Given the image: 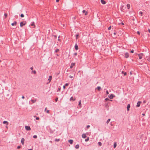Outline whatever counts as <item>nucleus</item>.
<instances>
[{
    "label": "nucleus",
    "instance_id": "f257e3e1",
    "mask_svg": "<svg viewBox=\"0 0 150 150\" xmlns=\"http://www.w3.org/2000/svg\"><path fill=\"white\" fill-rule=\"evenodd\" d=\"M26 23V22L25 21H22L20 23V26L21 27H22L23 26L25 25Z\"/></svg>",
    "mask_w": 150,
    "mask_h": 150
},
{
    "label": "nucleus",
    "instance_id": "f03ea898",
    "mask_svg": "<svg viewBox=\"0 0 150 150\" xmlns=\"http://www.w3.org/2000/svg\"><path fill=\"white\" fill-rule=\"evenodd\" d=\"M138 56L139 57V59H141L142 58V57L143 55V53H141L140 54H137Z\"/></svg>",
    "mask_w": 150,
    "mask_h": 150
},
{
    "label": "nucleus",
    "instance_id": "7ed1b4c3",
    "mask_svg": "<svg viewBox=\"0 0 150 150\" xmlns=\"http://www.w3.org/2000/svg\"><path fill=\"white\" fill-rule=\"evenodd\" d=\"M115 97V96L112 94L109 95L108 96V97L110 99H112Z\"/></svg>",
    "mask_w": 150,
    "mask_h": 150
},
{
    "label": "nucleus",
    "instance_id": "20e7f679",
    "mask_svg": "<svg viewBox=\"0 0 150 150\" xmlns=\"http://www.w3.org/2000/svg\"><path fill=\"white\" fill-rule=\"evenodd\" d=\"M52 76H49V79H48V81L49 82L47 83V84H48L51 81L52 79Z\"/></svg>",
    "mask_w": 150,
    "mask_h": 150
},
{
    "label": "nucleus",
    "instance_id": "39448f33",
    "mask_svg": "<svg viewBox=\"0 0 150 150\" xmlns=\"http://www.w3.org/2000/svg\"><path fill=\"white\" fill-rule=\"evenodd\" d=\"M25 129L27 130L28 131H29L31 130V128L29 126H25Z\"/></svg>",
    "mask_w": 150,
    "mask_h": 150
},
{
    "label": "nucleus",
    "instance_id": "423d86ee",
    "mask_svg": "<svg viewBox=\"0 0 150 150\" xmlns=\"http://www.w3.org/2000/svg\"><path fill=\"white\" fill-rule=\"evenodd\" d=\"M142 103V102L140 101H139L137 103V105H136L137 107H139L140 106V104Z\"/></svg>",
    "mask_w": 150,
    "mask_h": 150
},
{
    "label": "nucleus",
    "instance_id": "0eeeda50",
    "mask_svg": "<svg viewBox=\"0 0 150 150\" xmlns=\"http://www.w3.org/2000/svg\"><path fill=\"white\" fill-rule=\"evenodd\" d=\"M129 57V54L127 52H126L125 54V57L126 58H128Z\"/></svg>",
    "mask_w": 150,
    "mask_h": 150
},
{
    "label": "nucleus",
    "instance_id": "6e6552de",
    "mask_svg": "<svg viewBox=\"0 0 150 150\" xmlns=\"http://www.w3.org/2000/svg\"><path fill=\"white\" fill-rule=\"evenodd\" d=\"M75 63H73V62L71 63V65L70 66V68L72 69L73 67V66H74L75 65Z\"/></svg>",
    "mask_w": 150,
    "mask_h": 150
},
{
    "label": "nucleus",
    "instance_id": "1a4fd4ad",
    "mask_svg": "<svg viewBox=\"0 0 150 150\" xmlns=\"http://www.w3.org/2000/svg\"><path fill=\"white\" fill-rule=\"evenodd\" d=\"M74 48H75V49L76 50H77L78 49L79 47H78V45L77 43H76L75 44V45L74 46Z\"/></svg>",
    "mask_w": 150,
    "mask_h": 150
},
{
    "label": "nucleus",
    "instance_id": "9d476101",
    "mask_svg": "<svg viewBox=\"0 0 150 150\" xmlns=\"http://www.w3.org/2000/svg\"><path fill=\"white\" fill-rule=\"evenodd\" d=\"M130 104H128V105H127V110L128 111H129V108H130Z\"/></svg>",
    "mask_w": 150,
    "mask_h": 150
},
{
    "label": "nucleus",
    "instance_id": "9b49d317",
    "mask_svg": "<svg viewBox=\"0 0 150 150\" xmlns=\"http://www.w3.org/2000/svg\"><path fill=\"white\" fill-rule=\"evenodd\" d=\"M25 141V139L24 138H22L21 140V142L22 144L23 145L24 144V142Z\"/></svg>",
    "mask_w": 150,
    "mask_h": 150
},
{
    "label": "nucleus",
    "instance_id": "f8f14e48",
    "mask_svg": "<svg viewBox=\"0 0 150 150\" xmlns=\"http://www.w3.org/2000/svg\"><path fill=\"white\" fill-rule=\"evenodd\" d=\"M100 2L103 4H106V2L104 0H101Z\"/></svg>",
    "mask_w": 150,
    "mask_h": 150
},
{
    "label": "nucleus",
    "instance_id": "ddd939ff",
    "mask_svg": "<svg viewBox=\"0 0 150 150\" xmlns=\"http://www.w3.org/2000/svg\"><path fill=\"white\" fill-rule=\"evenodd\" d=\"M69 85V83H66L63 86V88L64 89L65 88V87L68 86Z\"/></svg>",
    "mask_w": 150,
    "mask_h": 150
},
{
    "label": "nucleus",
    "instance_id": "4468645a",
    "mask_svg": "<svg viewBox=\"0 0 150 150\" xmlns=\"http://www.w3.org/2000/svg\"><path fill=\"white\" fill-rule=\"evenodd\" d=\"M68 142L71 144H72L73 142V140L72 139H70L68 140Z\"/></svg>",
    "mask_w": 150,
    "mask_h": 150
},
{
    "label": "nucleus",
    "instance_id": "2eb2a0df",
    "mask_svg": "<svg viewBox=\"0 0 150 150\" xmlns=\"http://www.w3.org/2000/svg\"><path fill=\"white\" fill-rule=\"evenodd\" d=\"M3 124H6V125H8V122L7 121H4L3 122Z\"/></svg>",
    "mask_w": 150,
    "mask_h": 150
},
{
    "label": "nucleus",
    "instance_id": "dca6fc26",
    "mask_svg": "<svg viewBox=\"0 0 150 150\" xmlns=\"http://www.w3.org/2000/svg\"><path fill=\"white\" fill-rule=\"evenodd\" d=\"M17 22L16 21H14V22L13 23H12L11 25L12 26H14V25H16L17 24Z\"/></svg>",
    "mask_w": 150,
    "mask_h": 150
},
{
    "label": "nucleus",
    "instance_id": "f3484780",
    "mask_svg": "<svg viewBox=\"0 0 150 150\" xmlns=\"http://www.w3.org/2000/svg\"><path fill=\"white\" fill-rule=\"evenodd\" d=\"M82 137L83 138H85L86 137V135L85 134H83Z\"/></svg>",
    "mask_w": 150,
    "mask_h": 150
},
{
    "label": "nucleus",
    "instance_id": "a211bd4d",
    "mask_svg": "<svg viewBox=\"0 0 150 150\" xmlns=\"http://www.w3.org/2000/svg\"><path fill=\"white\" fill-rule=\"evenodd\" d=\"M82 12L83 13H85V15H86L88 14L87 12H86V11L85 10H83L82 11Z\"/></svg>",
    "mask_w": 150,
    "mask_h": 150
},
{
    "label": "nucleus",
    "instance_id": "6ab92c4d",
    "mask_svg": "<svg viewBox=\"0 0 150 150\" xmlns=\"http://www.w3.org/2000/svg\"><path fill=\"white\" fill-rule=\"evenodd\" d=\"M37 101V100L35 99V100H33V99H31V101L33 103H34L35 102H36Z\"/></svg>",
    "mask_w": 150,
    "mask_h": 150
},
{
    "label": "nucleus",
    "instance_id": "aec40b11",
    "mask_svg": "<svg viewBox=\"0 0 150 150\" xmlns=\"http://www.w3.org/2000/svg\"><path fill=\"white\" fill-rule=\"evenodd\" d=\"M78 105L79 107H81V100L79 101V103Z\"/></svg>",
    "mask_w": 150,
    "mask_h": 150
},
{
    "label": "nucleus",
    "instance_id": "412c9836",
    "mask_svg": "<svg viewBox=\"0 0 150 150\" xmlns=\"http://www.w3.org/2000/svg\"><path fill=\"white\" fill-rule=\"evenodd\" d=\"M96 88L98 89V91H100L101 89V87L100 86H98Z\"/></svg>",
    "mask_w": 150,
    "mask_h": 150
},
{
    "label": "nucleus",
    "instance_id": "4be33fe9",
    "mask_svg": "<svg viewBox=\"0 0 150 150\" xmlns=\"http://www.w3.org/2000/svg\"><path fill=\"white\" fill-rule=\"evenodd\" d=\"M75 148L76 149H78L79 148V145L78 144L76 145Z\"/></svg>",
    "mask_w": 150,
    "mask_h": 150
},
{
    "label": "nucleus",
    "instance_id": "5701e85b",
    "mask_svg": "<svg viewBox=\"0 0 150 150\" xmlns=\"http://www.w3.org/2000/svg\"><path fill=\"white\" fill-rule=\"evenodd\" d=\"M79 36V33H78L76 35V39H77L78 38Z\"/></svg>",
    "mask_w": 150,
    "mask_h": 150
},
{
    "label": "nucleus",
    "instance_id": "b1692460",
    "mask_svg": "<svg viewBox=\"0 0 150 150\" xmlns=\"http://www.w3.org/2000/svg\"><path fill=\"white\" fill-rule=\"evenodd\" d=\"M127 8L129 9L130 8V5L129 4H127Z\"/></svg>",
    "mask_w": 150,
    "mask_h": 150
},
{
    "label": "nucleus",
    "instance_id": "393cba45",
    "mask_svg": "<svg viewBox=\"0 0 150 150\" xmlns=\"http://www.w3.org/2000/svg\"><path fill=\"white\" fill-rule=\"evenodd\" d=\"M59 50L58 49H57L56 50H55V51H54V53L57 52H59Z\"/></svg>",
    "mask_w": 150,
    "mask_h": 150
},
{
    "label": "nucleus",
    "instance_id": "a878e982",
    "mask_svg": "<svg viewBox=\"0 0 150 150\" xmlns=\"http://www.w3.org/2000/svg\"><path fill=\"white\" fill-rule=\"evenodd\" d=\"M32 73H33L34 74H36V72L35 70H32Z\"/></svg>",
    "mask_w": 150,
    "mask_h": 150
},
{
    "label": "nucleus",
    "instance_id": "bb28decb",
    "mask_svg": "<svg viewBox=\"0 0 150 150\" xmlns=\"http://www.w3.org/2000/svg\"><path fill=\"white\" fill-rule=\"evenodd\" d=\"M110 119H108L107 120V122H106V123H107V124H108V123H109V122H110Z\"/></svg>",
    "mask_w": 150,
    "mask_h": 150
},
{
    "label": "nucleus",
    "instance_id": "cd10ccee",
    "mask_svg": "<svg viewBox=\"0 0 150 150\" xmlns=\"http://www.w3.org/2000/svg\"><path fill=\"white\" fill-rule=\"evenodd\" d=\"M70 100H75V99H73V97H71V98H70Z\"/></svg>",
    "mask_w": 150,
    "mask_h": 150
},
{
    "label": "nucleus",
    "instance_id": "c85d7f7f",
    "mask_svg": "<svg viewBox=\"0 0 150 150\" xmlns=\"http://www.w3.org/2000/svg\"><path fill=\"white\" fill-rule=\"evenodd\" d=\"M105 100H106V101H108V100H110V101H112V100H109L108 98H106L105 99Z\"/></svg>",
    "mask_w": 150,
    "mask_h": 150
},
{
    "label": "nucleus",
    "instance_id": "c756f323",
    "mask_svg": "<svg viewBox=\"0 0 150 150\" xmlns=\"http://www.w3.org/2000/svg\"><path fill=\"white\" fill-rule=\"evenodd\" d=\"M122 74H124V75L125 76H126L127 74V73L126 72H124L123 71H122Z\"/></svg>",
    "mask_w": 150,
    "mask_h": 150
},
{
    "label": "nucleus",
    "instance_id": "7c9ffc66",
    "mask_svg": "<svg viewBox=\"0 0 150 150\" xmlns=\"http://www.w3.org/2000/svg\"><path fill=\"white\" fill-rule=\"evenodd\" d=\"M117 146V144L116 142L114 144L113 146L114 148H115Z\"/></svg>",
    "mask_w": 150,
    "mask_h": 150
},
{
    "label": "nucleus",
    "instance_id": "2f4dec72",
    "mask_svg": "<svg viewBox=\"0 0 150 150\" xmlns=\"http://www.w3.org/2000/svg\"><path fill=\"white\" fill-rule=\"evenodd\" d=\"M139 14H140L141 16H142L143 12L142 11H140L139 12Z\"/></svg>",
    "mask_w": 150,
    "mask_h": 150
},
{
    "label": "nucleus",
    "instance_id": "473e14b6",
    "mask_svg": "<svg viewBox=\"0 0 150 150\" xmlns=\"http://www.w3.org/2000/svg\"><path fill=\"white\" fill-rule=\"evenodd\" d=\"M4 16L5 17V18H6L8 14L7 13H5L4 14Z\"/></svg>",
    "mask_w": 150,
    "mask_h": 150
},
{
    "label": "nucleus",
    "instance_id": "72a5a7b5",
    "mask_svg": "<svg viewBox=\"0 0 150 150\" xmlns=\"http://www.w3.org/2000/svg\"><path fill=\"white\" fill-rule=\"evenodd\" d=\"M89 140V137H88L87 139H85V141L87 142Z\"/></svg>",
    "mask_w": 150,
    "mask_h": 150
},
{
    "label": "nucleus",
    "instance_id": "f704fd0d",
    "mask_svg": "<svg viewBox=\"0 0 150 150\" xmlns=\"http://www.w3.org/2000/svg\"><path fill=\"white\" fill-rule=\"evenodd\" d=\"M31 26H35V23L34 22H33L31 24Z\"/></svg>",
    "mask_w": 150,
    "mask_h": 150
},
{
    "label": "nucleus",
    "instance_id": "c9c22d12",
    "mask_svg": "<svg viewBox=\"0 0 150 150\" xmlns=\"http://www.w3.org/2000/svg\"><path fill=\"white\" fill-rule=\"evenodd\" d=\"M33 137L35 139H36L37 138V136L36 135H34L33 136Z\"/></svg>",
    "mask_w": 150,
    "mask_h": 150
},
{
    "label": "nucleus",
    "instance_id": "e433bc0d",
    "mask_svg": "<svg viewBox=\"0 0 150 150\" xmlns=\"http://www.w3.org/2000/svg\"><path fill=\"white\" fill-rule=\"evenodd\" d=\"M61 90V88L60 87H59L58 88V89L57 90V92L59 91H60Z\"/></svg>",
    "mask_w": 150,
    "mask_h": 150
},
{
    "label": "nucleus",
    "instance_id": "4c0bfd02",
    "mask_svg": "<svg viewBox=\"0 0 150 150\" xmlns=\"http://www.w3.org/2000/svg\"><path fill=\"white\" fill-rule=\"evenodd\" d=\"M24 15L23 14H21V15H20V16L21 17V18H23V17H24Z\"/></svg>",
    "mask_w": 150,
    "mask_h": 150
},
{
    "label": "nucleus",
    "instance_id": "58836bf2",
    "mask_svg": "<svg viewBox=\"0 0 150 150\" xmlns=\"http://www.w3.org/2000/svg\"><path fill=\"white\" fill-rule=\"evenodd\" d=\"M55 141L59 142L60 141V139H55Z\"/></svg>",
    "mask_w": 150,
    "mask_h": 150
},
{
    "label": "nucleus",
    "instance_id": "ea45409f",
    "mask_svg": "<svg viewBox=\"0 0 150 150\" xmlns=\"http://www.w3.org/2000/svg\"><path fill=\"white\" fill-rule=\"evenodd\" d=\"M98 144L99 145V146H101L102 144V143L100 142H98Z\"/></svg>",
    "mask_w": 150,
    "mask_h": 150
},
{
    "label": "nucleus",
    "instance_id": "a19ab883",
    "mask_svg": "<svg viewBox=\"0 0 150 150\" xmlns=\"http://www.w3.org/2000/svg\"><path fill=\"white\" fill-rule=\"evenodd\" d=\"M58 99V97H56V98L55 99V102H57V101Z\"/></svg>",
    "mask_w": 150,
    "mask_h": 150
},
{
    "label": "nucleus",
    "instance_id": "79ce46f5",
    "mask_svg": "<svg viewBox=\"0 0 150 150\" xmlns=\"http://www.w3.org/2000/svg\"><path fill=\"white\" fill-rule=\"evenodd\" d=\"M111 28V26H110V27H109L108 28V30H110Z\"/></svg>",
    "mask_w": 150,
    "mask_h": 150
},
{
    "label": "nucleus",
    "instance_id": "37998d69",
    "mask_svg": "<svg viewBox=\"0 0 150 150\" xmlns=\"http://www.w3.org/2000/svg\"><path fill=\"white\" fill-rule=\"evenodd\" d=\"M106 94L107 95L108 94H109V92H108V90L106 91Z\"/></svg>",
    "mask_w": 150,
    "mask_h": 150
},
{
    "label": "nucleus",
    "instance_id": "c03bdc74",
    "mask_svg": "<svg viewBox=\"0 0 150 150\" xmlns=\"http://www.w3.org/2000/svg\"><path fill=\"white\" fill-rule=\"evenodd\" d=\"M21 148V146H18L17 147V149H19Z\"/></svg>",
    "mask_w": 150,
    "mask_h": 150
},
{
    "label": "nucleus",
    "instance_id": "a18cd8bd",
    "mask_svg": "<svg viewBox=\"0 0 150 150\" xmlns=\"http://www.w3.org/2000/svg\"><path fill=\"white\" fill-rule=\"evenodd\" d=\"M40 118H39V117H36V120H39Z\"/></svg>",
    "mask_w": 150,
    "mask_h": 150
},
{
    "label": "nucleus",
    "instance_id": "49530a36",
    "mask_svg": "<svg viewBox=\"0 0 150 150\" xmlns=\"http://www.w3.org/2000/svg\"><path fill=\"white\" fill-rule=\"evenodd\" d=\"M90 127V126L89 125H88L87 126H86V128H87V129H88V128H89V127Z\"/></svg>",
    "mask_w": 150,
    "mask_h": 150
},
{
    "label": "nucleus",
    "instance_id": "de8ad7c7",
    "mask_svg": "<svg viewBox=\"0 0 150 150\" xmlns=\"http://www.w3.org/2000/svg\"><path fill=\"white\" fill-rule=\"evenodd\" d=\"M134 50H132L130 52L131 53H134Z\"/></svg>",
    "mask_w": 150,
    "mask_h": 150
},
{
    "label": "nucleus",
    "instance_id": "09e8293b",
    "mask_svg": "<svg viewBox=\"0 0 150 150\" xmlns=\"http://www.w3.org/2000/svg\"><path fill=\"white\" fill-rule=\"evenodd\" d=\"M77 55V52H76L74 54V55L75 56H76Z\"/></svg>",
    "mask_w": 150,
    "mask_h": 150
},
{
    "label": "nucleus",
    "instance_id": "8fccbe9b",
    "mask_svg": "<svg viewBox=\"0 0 150 150\" xmlns=\"http://www.w3.org/2000/svg\"><path fill=\"white\" fill-rule=\"evenodd\" d=\"M69 77L70 78H73V76H71V75H70L69 76Z\"/></svg>",
    "mask_w": 150,
    "mask_h": 150
},
{
    "label": "nucleus",
    "instance_id": "3c124183",
    "mask_svg": "<svg viewBox=\"0 0 150 150\" xmlns=\"http://www.w3.org/2000/svg\"><path fill=\"white\" fill-rule=\"evenodd\" d=\"M137 33L139 35L140 34V33L139 31H138L137 32Z\"/></svg>",
    "mask_w": 150,
    "mask_h": 150
},
{
    "label": "nucleus",
    "instance_id": "603ef678",
    "mask_svg": "<svg viewBox=\"0 0 150 150\" xmlns=\"http://www.w3.org/2000/svg\"><path fill=\"white\" fill-rule=\"evenodd\" d=\"M33 67H30V69L31 70H33Z\"/></svg>",
    "mask_w": 150,
    "mask_h": 150
},
{
    "label": "nucleus",
    "instance_id": "864d4df0",
    "mask_svg": "<svg viewBox=\"0 0 150 150\" xmlns=\"http://www.w3.org/2000/svg\"><path fill=\"white\" fill-rule=\"evenodd\" d=\"M15 18H18V16H17V15H16L15 16Z\"/></svg>",
    "mask_w": 150,
    "mask_h": 150
},
{
    "label": "nucleus",
    "instance_id": "5fc2aeb1",
    "mask_svg": "<svg viewBox=\"0 0 150 150\" xmlns=\"http://www.w3.org/2000/svg\"><path fill=\"white\" fill-rule=\"evenodd\" d=\"M146 100H144V101L143 102V103H146Z\"/></svg>",
    "mask_w": 150,
    "mask_h": 150
},
{
    "label": "nucleus",
    "instance_id": "6e6d98bb",
    "mask_svg": "<svg viewBox=\"0 0 150 150\" xmlns=\"http://www.w3.org/2000/svg\"><path fill=\"white\" fill-rule=\"evenodd\" d=\"M49 110H47V113H49Z\"/></svg>",
    "mask_w": 150,
    "mask_h": 150
},
{
    "label": "nucleus",
    "instance_id": "4d7b16f0",
    "mask_svg": "<svg viewBox=\"0 0 150 150\" xmlns=\"http://www.w3.org/2000/svg\"><path fill=\"white\" fill-rule=\"evenodd\" d=\"M22 98L23 99H24V98H25V97L24 96H23L22 97Z\"/></svg>",
    "mask_w": 150,
    "mask_h": 150
},
{
    "label": "nucleus",
    "instance_id": "13d9d810",
    "mask_svg": "<svg viewBox=\"0 0 150 150\" xmlns=\"http://www.w3.org/2000/svg\"><path fill=\"white\" fill-rule=\"evenodd\" d=\"M142 115L143 116H145V113H142Z\"/></svg>",
    "mask_w": 150,
    "mask_h": 150
},
{
    "label": "nucleus",
    "instance_id": "bf43d9fd",
    "mask_svg": "<svg viewBox=\"0 0 150 150\" xmlns=\"http://www.w3.org/2000/svg\"><path fill=\"white\" fill-rule=\"evenodd\" d=\"M59 0H56V2H57L59 1Z\"/></svg>",
    "mask_w": 150,
    "mask_h": 150
},
{
    "label": "nucleus",
    "instance_id": "052dcab7",
    "mask_svg": "<svg viewBox=\"0 0 150 150\" xmlns=\"http://www.w3.org/2000/svg\"><path fill=\"white\" fill-rule=\"evenodd\" d=\"M54 37H55V38H57V36L56 35H54Z\"/></svg>",
    "mask_w": 150,
    "mask_h": 150
},
{
    "label": "nucleus",
    "instance_id": "680f3d73",
    "mask_svg": "<svg viewBox=\"0 0 150 150\" xmlns=\"http://www.w3.org/2000/svg\"><path fill=\"white\" fill-rule=\"evenodd\" d=\"M149 32L150 33V29H148Z\"/></svg>",
    "mask_w": 150,
    "mask_h": 150
},
{
    "label": "nucleus",
    "instance_id": "e2e57ef3",
    "mask_svg": "<svg viewBox=\"0 0 150 150\" xmlns=\"http://www.w3.org/2000/svg\"><path fill=\"white\" fill-rule=\"evenodd\" d=\"M113 34H114V35H116V33H113Z\"/></svg>",
    "mask_w": 150,
    "mask_h": 150
},
{
    "label": "nucleus",
    "instance_id": "0e129e2a",
    "mask_svg": "<svg viewBox=\"0 0 150 150\" xmlns=\"http://www.w3.org/2000/svg\"><path fill=\"white\" fill-rule=\"evenodd\" d=\"M130 75H132V72L131 71L130 72Z\"/></svg>",
    "mask_w": 150,
    "mask_h": 150
},
{
    "label": "nucleus",
    "instance_id": "69168bd1",
    "mask_svg": "<svg viewBox=\"0 0 150 150\" xmlns=\"http://www.w3.org/2000/svg\"><path fill=\"white\" fill-rule=\"evenodd\" d=\"M121 24L122 25H124V23H122Z\"/></svg>",
    "mask_w": 150,
    "mask_h": 150
},
{
    "label": "nucleus",
    "instance_id": "338daca9",
    "mask_svg": "<svg viewBox=\"0 0 150 150\" xmlns=\"http://www.w3.org/2000/svg\"><path fill=\"white\" fill-rule=\"evenodd\" d=\"M73 18H74V19H76V18L75 17H73Z\"/></svg>",
    "mask_w": 150,
    "mask_h": 150
},
{
    "label": "nucleus",
    "instance_id": "774afa93",
    "mask_svg": "<svg viewBox=\"0 0 150 150\" xmlns=\"http://www.w3.org/2000/svg\"><path fill=\"white\" fill-rule=\"evenodd\" d=\"M28 150H33L32 149H28Z\"/></svg>",
    "mask_w": 150,
    "mask_h": 150
}]
</instances>
